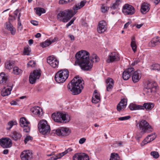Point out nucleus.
Returning <instances> with one entry per match:
<instances>
[{"label": "nucleus", "instance_id": "473e14b6", "mask_svg": "<svg viewBox=\"0 0 160 160\" xmlns=\"http://www.w3.org/2000/svg\"><path fill=\"white\" fill-rule=\"evenodd\" d=\"M67 154V152L64 151L61 153L57 154L56 155L54 156L48 160H56L60 158Z\"/></svg>", "mask_w": 160, "mask_h": 160}, {"label": "nucleus", "instance_id": "f03ea898", "mask_svg": "<svg viewBox=\"0 0 160 160\" xmlns=\"http://www.w3.org/2000/svg\"><path fill=\"white\" fill-rule=\"evenodd\" d=\"M89 56V53L85 50H81L77 52L75 55V63H78L82 70H90L92 66V63L90 62Z\"/></svg>", "mask_w": 160, "mask_h": 160}, {"label": "nucleus", "instance_id": "bf43d9fd", "mask_svg": "<svg viewBox=\"0 0 160 160\" xmlns=\"http://www.w3.org/2000/svg\"><path fill=\"white\" fill-rule=\"evenodd\" d=\"M111 8L112 9H115L118 8L117 6L116 5V4L114 3L110 6Z\"/></svg>", "mask_w": 160, "mask_h": 160}, {"label": "nucleus", "instance_id": "0e129e2a", "mask_svg": "<svg viewBox=\"0 0 160 160\" xmlns=\"http://www.w3.org/2000/svg\"><path fill=\"white\" fill-rule=\"evenodd\" d=\"M10 103L12 105H15L17 104V102L15 101H12L10 102Z\"/></svg>", "mask_w": 160, "mask_h": 160}, {"label": "nucleus", "instance_id": "393cba45", "mask_svg": "<svg viewBox=\"0 0 160 160\" xmlns=\"http://www.w3.org/2000/svg\"><path fill=\"white\" fill-rule=\"evenodd\" d=\"M32 113L37 116L40 117L43 114L42 110L41 108L39 107H35L31 109Z\"/></svg>", "mask_w": 160, "mask_h": 160}, {"label": "nucleus", "instance_id": "5701e85b", "mask_svg": "<svg viewBox=\"0 0 160 160\" xmlns=\"http://www.w3.org/2000/svg\"><path fill=\"white\" fill-rule=\"evenodd\" d=\"M127 99L124 98L122 99L117 106V109L118 111H120L125 108L127 105Z\"/></svg>", "mask_w": 160, "mask_h": 160}, {"label": "nucleus", "instance_id": "412c9836", "mask_svg": "<svg viewBox=\"0 0 160 160\" xmlns=\"http://www.w3.org/2000/svg\"><path fill=\"white\" fill-rule=\"evenodd\" d=\"M62 112H54L52 115V118L56 122L61 123Z\"/></svg>", "mask_w": 160, "mask_h": 160}, {"label": "nucleus", "instance_id": "0eeeda50", "mask_svg": "<svg viewBox=\"0 0 160 160\" xmlns=\"http://www.w3.org/2000/svg\"><path fill=\"white\" fill-rule=\"evenodd\" d=\"M38 127L39 132L42 134H48L50 131V127L46 120H41L38 124Z\"/></svg>", "mask_w": 160, "mask_h": 160}, {"label": "nucleus", "instance_id": "2eb2a0df", "mask_svg": "<svg viewBox=\"0 0 160 160\" xmlns=\"http://www.w3.org/2000/svg\"><path fill=\"white\" fill-rule=\"evenodd\" d=\"M20 158L22 160H29L32 158V153L30 150H24L21 153Z\"/></svg>", "mask_w": 160, "mask_h": 160}, {"label": "nucleus", "instance_id": "3c124183", "mask_svg": "<svg viewBox=\"0 0 160 160\" xmlns=\"http://www.w3.org/2000/svg\"><path fill=\"white\" fill-rule=\"evenodd\" d=\"M36 64L35 62L32 60L30 61L27 64L28 67H33L35 66Z\"/></svg>", "mask_w": 160, "mask_h": 160}, {"label": "nucleus", "instance_id": "8fccbe9b", "mask_svg": "<svg viewBox=\"0 0 160 160\" xmlns=\"http://www.w3.org/2000/svg\"><path fill=\"white\" fill-rule=\"evenodd\" d=\"M74 0H60L59 3L60 4H65L74 1Z\"/></svg>", "mask_w": 160, "mask_h": 160}, {"label": "nucleus", "instance_id": "4c0bfd02", "mask_svg": "<svg viewBox=\"0 0 160 160\" xmlns=\"http://www.w3.org/2000/svg\"><path fill=\"white\" fill-rule=\"evenodd\" d=\"M17 124V122L15 121H10L8 122L6 129L7 130H10L13 125H16Z\"/></svg>", "mask_w": 160, "mask_h": 160}, {"label": "nucleus", "instance_id": "2f4dec72", "mask_svg": "<svg viewBox=\"0 0 160 160\" xmlns=\"http://www.w3.org/2000/svg\"><path fill=\"white\" fill-rule=\"evenodd\" d=\"M130 45L133 51L135 52L136 51L137 46L136 45L135 38L134 37H132Z\"/></svg>", "mask_w": 160, "mask_h": 160}, {"label": "nucleus", "instance_id": "aec40b11", "mask_svg": "<svg viewBox=\"0 0 160 160\" xmlns=\"http://www.w3.org/2000/svg\"><path fill=\"white\" fill-rule=\"evenodd\" d=\"M142 77V73L140 70H138L133 73L132 77V79L134 83L138 82Z\"/></svg>", "mask_w": 160, "mask_h": 160}, {"label": "nucleus", "instance_id": "338daca9", "mask_svg": "<svg viewBox=\"0 0 160 160\" xmlns=\"http://www.w3.org/2000/svg\"><path fill=\"white\" fill-rule=\"evenodd\" d=\"M131 24V22H128L126 23L124 25V28H126L128 27L129 25Z\"/></svg>", "mask_w": 160, "mask_h": 160}, {"label": "nucleus", "instance_id": "cd10ccee", "mask_svg": "<svg viewBox=\"0 0 160 160\" xmlns=\"http://www.w3.org/2000/svg\"><path fill=\"white\" fill-rule=\"evenodd\" d=\"M6 28L10 32L12 35H14L16 33V29L12 26L9 22H6L5 24Z\"/></svg>", "mask_w": 160, "mask_h": 160}, {"label": "nucleus", "instance_id": "052dcab7", "mask_svg": "<svg viewBox=\"0 0 160 160\" xmlns=\"http://www.w3.org/2000/svg\"><path fill=\"white\" fill-rule=\"evenodd\" d=\"M139 62V61L138 59H136L132 63V64L133 65H135L137 64Z\"/></svg>", "mask_w": 160, "mask_h": 160}, {"label": "nucleus", "instance_id": "4468645a", "mask_svg": "<svg viewBox=\"0 0 160 160\" xmlns=\"http://www.w3.org/2000/svg\"><path fill=\"white\" fill-rule=\"evenodd\" d=\"M0 145L4 148H10L12 145V141L9 138H2L0 139Z\"/></svg>", "mask_w": 160, "mask_h": 160}, {"label": "nucleus", "instance_id": "ea45409f", "mask_svg": "<svg viewBox=\"0 0 160 160\" xmlns=\"http://www.w3.org/2000/svg\"><path fill=\"white\" fill-rule=\"evenodd\" d=\"M120 158V157L118 154L113 153L111 154L110 160H119Z\"/></svg>", "mask_w": 160, "mask_h": 160}, {"label": "nucleus", "instance_id": "e433bc0d", "mask_svg": "<svg viewBox=\"0 0 160 160\" xmlns=\"http://www.w3.org/2000/svg\"><path fill=\"white\" fill-rule=\"evenodd\" d=\"M35 9L36 10V14L39 16H41L42 13H44L46 12L45 10L43 8H35Z\"/></svg>", "mask_w": 160, "mask_h": 160}, {"label": "nucleus", "instance_id": "bb28decb", "mask_svg": "<svg viewBox=\"0 0 160 160\" xmlns=\"http://www.w3.org/2000/svg\"><path fill=\"white\" fill-rule=\"evenodd\" d=\"M100 100V95L97 90L94 91L92 97V103H96L99 102Z\"/></svg>", "mask_w": 160, "mask_h": 160}, {"label": "nucleus", "instance_id": "09e8293b", "mask_svg": "<svg viewBox=\"0 0 160 160\" xmlns=\"http://www.w3.org/2000/svg\"><path fill=\"white\" fill-rule=\"evenodd\" d=\"M20 17L21 15H20V14L19 13L18 16V29H20V30L21 31L22 30V25L21 22L20 21Z\"/></svg>", "mask_w": 160, "mask_h": 160}, {"label": "nucleus", "instance_id": "f704fd0d", "mask_svg": "<svg viewBox=\"0 0 160 160\" xmlns=\"http://www.w3.org/2000/svg\"><path fill=\"white\" fill-rule=\"evenodd\" d=\"M142 106L143 107L142 110L145 108L147 110H150L154 107V104L152 103H144Z\"/></svg>", "mask_w": 160, "mask_h": 160}, {"label": "nucleus", "instance_id": "c9c22d12", "mask_svg": "<svg viewBox=\"0 0 160 160\" xmlns=\"http://www.w3.org/2000/svg\"><path fill=\"white\" fill-rule=\"evenodd\" d=\"M22 72V70L17 66L13 68L12 73L15 75H19L21 74Z\"/></svg>", "mask_w": 160, "mask_h": 160}, {"label": "nucleus", "instance_id": "5fc2aeb1", "mask_svg": "<svg viewBox=\"0 0 160 160\" xmlns=\"http://www.w3.org/2000/svg\"><path fill=\"white\" fill-rule=\"evenodd\" d=\"M30 50L28 48L25 47L24 49V53L25 55H29L30 53Z\"/></svg>", "mask_w": 160, "mask_h": 160}, {"label": "nucleus", "instance_id": "c03bdc74", "mask_svg": "<svg viewBox=\"0 0 160 160\" xmlns=\"http://www.w3.org/2000/svg\"><path fill=\"white\" fill-rule=\"evenodd\" d=\"M80 160H89L88 155L85 153H81Z\"/></svg>", "mask_w": 160, "mask_h": 160}, {"label": "nucleus", "instance_id": "1a4fd4ad", "mask_svg": "<svg viewBox=\"0 0 160 160\" xmlns=\"http://www.w3.org/2000/svg\"><path fill=\"white\" fill-rule=\"evenodd\" d=\"M41 75L40 70H36L31 73L29 77V81L31 84H33L37 80L39 79Z\"/></svg>", "mask_w": 160, "mask_h": 160}, {"label": "nucleus", "instance_id": "b1692460", "mask_svg": "<svg viewBox=\"0 0 160 160\" xmlns=\"http://www.w3.org/2000/svg\"><path fill=\"white\" fill-rule=\"evenodd\" d=\"M12 89V85L7 86V87L4 88L1 91V94L2 96L5 97L10 95L11 91Z\"/></svg>", "mask_w": 160, "mask_h": 160}, {"label": "nucleus", "instance_id": "f3484780", "mask_svg": "<svg viewBox=\"0 0 160 160\" xmlns=\"http://www.w3.org/2000/svg\"><path fill=\"white\" fill-rule=\"evenodd\" d=\"M134 71V69L132 68H129L126 70L123 73V79L125 80H128Z\"/></svg>", "mask_w": 160, "mask_h": 160}, {"label": "nucleus", "instance_id": "dca6fc26", "mask_svg": "<svg viewBox=\"0 0 160 160\" xmlns=\"http://www.w3.org/2000/svg\"><path fill=\"white\" fill-rule=\"evenodd\" d=\"M107 29V25L106 22L103 21H100L98 27V31L99 33H102L105 32Z\"/></svg>", "mask_w": 160, "mask_h": 160}, {"label": "nucleus", "instance_id": "c85d7f7f", "mask_svg": "<svg viewBox=\"0 0 160 160\" xmlns=\"http://www.w3.org/2000/svg\"><path fill=\"white\" fill-rule=\"evenodd\" d=\"M8 76L4 72L0 73V84L4 85L7 82Z\"/></svg>", "mask_w": 160, "mask_h": 160}, {"label": "nucleus", "instance_id": "7ed1b4c3", "mask_svg": "<svg viewBox=\"0 0 160 160\" xmlns=\"http://www.w3.org/2000/svg\"><path fill=\"white\" fill-rule=\"evenodd\" d=\"M84 82L78 76H76L68 85V88L73 95L80 93L83 88Z\"/></svg>", "mask_w": 160, "mask_h": 160}, {"label": "nucleus", "instance_id": "79ce46f5", "mask_svg": "<svg viewBox=\"0 0 160 160\" xmlns=\"http://www.w3.org/2000/svg\"><path fill=\"white\" fill-rule=\"evenodd\" d=\"M51 44V41L50 40L48 39H47L45 42L42 43L41 44V46L42 48H45Z\"/></svg>", "mask_w": 160, "mask_h": 160}, {"label": "nucleus", "instance_id": "603ef678", "mask_svg": "<svg viewBox=\"0 0 160 160\" xmlns=\"http://www.w3.org/2000/svg\"><path fill=\"white\" fill-rule=\"evenodd\" d=\"M131 118L130 116H127L122 117H120L118 118V119L120 121H124L130 119Z\"/></svg>", "mask_w": 160, "mask_h": 160}, {"label": "nucleus", "instance_id": "20e7f679", "mask_svg": "<svg viewBox=\"0 0 160 160\" xmlns=\"http://www.w3.org/2000/svg\"><path fill=\"white\" fill-rule=\"evenodd\" d=\"M69 72L67 69H61L55 74V79L58 83H63L68 79L69 76Z\"/></svg>", "mask_w": 160, "mask_h": 160}, {"label": "nucleus", "instance_id": "13d9d810", "mask_svg": "<svg viewBox=\"0 0 160 160\" xmlns=\"http://www.w3.org/2000/svg\"><path fill=\"white\" fill-rule=\"evenodd\" d=\"M86 139L85 138H82L80 139L79 142L80 144H83L86 141Z\"/></svg>", "mask_w": 160, "mask_h": 160}, {"label": "nucleus", "instance_id": "58836bf2", "mask_svg": "<svg viewBox=\"0 0 160 160\" xmlns=\"http://www.w3.org/2000/svg\"><path fill=\"white\" fill-rule=\"evenodd\" d=\"M13 64L14 63L12 62L7 61L5 63V67L6 69L8 70H10L13 67Z\"/></svg>", "mask_w": 160, "mask_h": 160}, {"label": "nucleus", "instance_id": "a18cd8bd", "mask_svg": "<svg viewBox=\"0 0 160 160\" xmlns=\"http://www.w3.org/2000/svg\"><path fill=\"white\" fill-rule=\"evenodd\" d=\"M109 7H108L106 5L102 4L101 7V10L102 12L105 13L108 10Z\"/></svg>", "mask_w": 160, "mask_h": 160}, {"label": "nucleus", "instance_id": "a878e982", "mask_svg": "<svg viewBox=\"0 0 160 160\" xmlns=\"http://www.w3.org/2000/svg\"><path fill=\"white\" fill-rule=\"evenodd\" d=\"M106 82L107 84V90L108 91H110L113 88L114 85V81L111 78H108L106 80Z\"/></svg>", "mask_w": 160, "mask_h": 160}, {"label": "nucleus", "instance_id": "7c9ffc66", "mask_svg": "<svg viewBox=\"0 0 160 160\" xmlns=\"http://www.w3.org/2000/svg\"><path fill=\"white\" fill-rule=\"evenodd\" d=\"M10 136L14 140H17L20 138L21 135L18 132L14 131L12 132Z\"/></svg>", "mask_w": 160, "mask_h": 160}, {"label": "nucleus", "instance_id": "680f3d73", "mask_svg": "<svg viewBox=\"0 0 160 160\" xmlns=\"http://www.w3.org/2000/svg\"><path fill=\"white\" fill-rule=\"evenodd\" d=\"M68 37L72 41H74L75 40L74 37L72 35L69 34L68 35Z\"/></svg>", "mask_w": 160, "mask_h": 160}, {"label": "nucleus", "instance_id": "a211bd4d", "mask_svg": "<svg viewBox=\"0 0 160 160\" xmlns=\"http://www.w3.org/2000/svg\"><path fill=\"white\" fill-rule=\"evenodd\" d=\"M150 5L148 3L144 2L141 6L140 11L142 14H145L148 12L150 9Z\"/></svg>", "mask_w": 160, "mask_h": 160}, {"label": "nucleus", "instance_id": "9b49d317", "mask_svg": "<svg viewBox=\"0 0 160 160\" xmlns=\"http://www.w3.org/2000/svg\"><path fill=\"white\" fill-rule=\"evenodd\" d=\"M120 59V57L119 54L116 52H112L108 54L106 61L107 62L111 63L118 61Z\"/></svg>", "mask_w": 160, "mask_h": 160}, {"label": "nucleus", "instance_id": "423d86ee", "mask_svg": "<svg viewBox=\"0 0 160 160\" xmlns=\"http://www.w3.org/2000/svg\"><path fill=\"white\" fill-rule=\"evenodd\" d=\"M137 126L142 132H151L153 129L149 124L146 120H143L139 122L137 124Z\"/></svg>", "mask_w": 160, "mask_h": 160}, {"label": "nucleus", "instance_id": "f257e3e1", "mask_svg": "<svg viewBox=\"0 0 160 160\" xmlns=\"http://www.w3.org/2000/svg\"><path fill=\"white\" fill-rule=\"evenodd\" d=\"M86 3V1H82L79 3L75 5L73 7V10L68 9L61 11L57 16V19L62 22H68L77 13V10L83 7Z\"/></svg>", "mask_w": 160, "mask_h": 160}, {"label": "nucleus", "instance_id": "9d476101", "mask_svg": "<svg viewBox=\"0 0 160 160\" xmlns=\"http://www.w3.org/2000/svg\"><path fill=\"white\" fill-rule=\"evenodd\" d=\"M54 133H56V134L59 136L68 135L71 132V131L69 128L62 127L55 130L53 131Z\"/></svg>", "mask_w": 160, "mask_h": 160}, {"label": "nucleus", "instance_id": "6ab92c4d", "mask_svg": "<svg viewBox=\"0 0 160 160\" xmlns=\"http://www.w3.org/2000/svg\"><path fill=\"white\" fill-rule=\"evenodd\" d=\"M160 43V37L156 36L153 37L148 43V46L153 47L158 45Z\"/></svg>", "mask_w": 160, "mask_h": 160}, {"label": "nucleus", "instance_id": "ddd939ff", "mask_svg": "<svg viewBox=\"0 0 160 160\" xmlns=\"http://www.w3.org/2000/svg\"><path fill=\"white\" fill-rule=\"evenodd\" d=\"M47 61L48 63L52 68H55L58 67L59 61L56 57L52 56H50L48 58Z\"/></svg>", "mask_w": 160, "mask_h": 160}, {"label": "nucleus", "instance_id": "4be33fe9", "mask_svg": "<svg viewBox=\"0 0 160 160\" xmlns=\"http://www.w3.org/2000/svg\"><path fill=\"white\" fill-rule=\"evenodd\" d=\"M156 138V136L155 134H152L149 135L143 140L141 143V145L143 146L146 144L153 140Z\"/></svg>", "mask_w": 160, "mask_h": 160}, {"label": "nucleus", "instance_id": "c756f323", "mask_svg": "<svg viewBox=\"0 0 160 160\" xmlns=\"http://www.w3.org/2000/svg\"><path fill=\"white\" fill-rule=\"evenodd\" d=\"M70 116L66 113L62 112L61 123H67L70 120Z\"/></svg>", "mask_w": 160, "mask_h": 160}, {"label": "nucleus", "instance_id": "6e6552de", "mask_svg": "<svg viewBox=\"0 0 160 160\" xmlns=\"http://www.w3.org/2000/svg\"><path fill=\"white\" fill-rule=\"evenodd\" d=\"M134 8L131 5L126 4L122 7V12L125 15H131L135 12Z\"/></svg>", "mask_w": 160, "mask_h": 160}, {"label": "nucleus", "instance_id": "49530a36", "mask_svg": "<svg viewBox=\"0 0 160 160\" xmlns=\"http://www.w3.org/2000/svg\"><path fill=\"white\" fill-rule=\"evenodd\" d=\"M81 153H77L75 154L72 157L73 160H80Z\"/></svg>", "mask_w": 160, "mask_h": 160}, {"label": "nucleus", "instance_id": "69168bd1", "mask_svg": "<svg viewBox=\"0 0 160 160\" xmlns=\"http://www.w3.org/2000/svg\"><path fill=\"white\" fill-rule=\"evenodd\" d=\"M49 39L50 40V41H51V44L52 43L55 42L57 41V38H54L53 39L50 38Z\"/></svg>", "mask_w": 160, "mask_h": 160}, {"label": "nucleus", "instance_id": "e2e57ef3", "mask_svg": "<svg viewBox=\"0 0 160 160\" xmlns=\"http://www.w3.org/2000/svg\"><path fill=\"white\" fill-rule=\"evenodd\" d=\"M31 22L34 25H38V22L36 21L32 20L31 21Z\"/></svg>", "mask_w": 160, "mask_h": 160}, {"label": "nucleus", "instance_id": "6e6d98bb", "mask_svg": "<svg viewBox=\"0 0 160 160\" xmlns=\"http://www.w3.org/2000/svg\"><path fill=\"white\" fill-rule=\"evenodd\" d=\"M75 20V19H72L70 21L68 22L66 25V27L67 28H68V27L71 25L73 22Z\"/></svg>", "mask_w": 160, "mask_h": 160}, {"label": "nucleus", "instance_id": "f8f14e48", "mask_svg": "<svg viewBox=\"0 0 160 160\" xmlns=\"http://www.w3.org/2000/svg\"><path fill=\"white\" fill-rule=\"evenodd\" d=\"M20 124L21 126L23 128V131L25 132H28L30 131V125L29 122L26 118L22 117L20 119Z\"/></svg>", "mask_w": 160, "mask_h": 160}, {"label": "nucleus", "instance_id": "a19ab883", "mask_svg": "<svg viewBox=\"0 0 160 160\" xmlns=\"http://www.w3.org/2000/svg\"><path fill=\"white\" fill-rule=\"evenodd\" d=\"M150 69L151 70H160V65L158 64H154L151 66Z\"/></svg>", "mask_w": 160, "mask_h": 160}, {"label": "nucleus", "instance_id": "39448f33", "mask_svg": "<svg viewBox=\"0 0 160 160\" xmlns=\"http://www.w3.org/2000/svg\"><path fill=\"white\" fill-rule=\"evenodd\" d=\"M157 86V84L155 82L148 81L144 89V93L148 95L153 94L156 91Z\"/></svg>", "mask_w": 160, "mask_h": 160}, {"label": "nucleus", "instance_id": "72a5a7b5", "mask_svg": "<svg viewBox=\"0 0 160 160\" xmlns=\"http://www.w3.org/2000/svg\"><path fill=\"white\" fill-rule=\"evenodd\" d=\"M143 107L142 105H137L134 104H131L129 106V108L131 110H142Z\"/></svg>", "mask_w": 160, "mask_h": 160}, {"label": "nucleus", "instance_id": "4d7b16f0", "mask_svg": "<svg viewBox=\"0 0 160 160\" xmlns=\"http://www.w3.org/2000/svg\"><path fill=\"white\" fill-rule=\"evenodd\" d=\"M122 0H116L114 3L116 4V5L117 6V7L118 8L119 6L122 2Z\"/></svg>", "mask_w": 160, "mask_h": 160}, {"label": "nucleus", "instance_id": "de8ad7c7", "mask_svg": "<svg viewBox=\"0 0 160 160\" xmlns=\"http://www.w3.org/2000/svg\"><path fill=\"white\" fill-rule=\"evenodd\" d=\"M150 155L155 158H157L159 157V154L157 151H154L151 152L150 153Z\"/></svg>", "mask_w": 160, "mask_h": 160}, {"label": "nucleus", "instance_id": "37998d69", "mask_svg": "<svg viewBox=\"0 0 160 160\" xmlns=\"http://www.w3.org/2000/svg\"><path fill=\"white\" fill-rule=\"evenodd\" d=\"M91 60L92 62H98L100 60L99 57L95 54L94 53L92 54L91 55Z\"/></svg>", "mask_w": 160, "mask_h": 160}, {"label": "nucleus", "instance_id": "774afa93", "mask_svg": "<svg viewBox=\"0 0 160 160\" xmlns=\"http://www.w3.org/2000/svg\"><path fill=\"white\" fill-rule=\"evenodd\" d=\"M14 13L16 16H18L19 13L20 14V13L19 12V11L18 10H16L15 11Z\"/></svg>", "mask_w": 160, "mask_h": 160}, {"label": "nucleus", "instance_id": "864d4df0", "mask_svg": "<svg viewBox=\"0 0 160 160\" xmlns=\"http://www.w3.org/2000/svg\"><path fill=\"white\" fill-rule=\"evenodd\" d=\"M32 139V137L28 135L24 139V142L26 143L28 142L31 141Z\"/></svg>", "mask_w": 160, "mask_h": 160}]
</instances>
